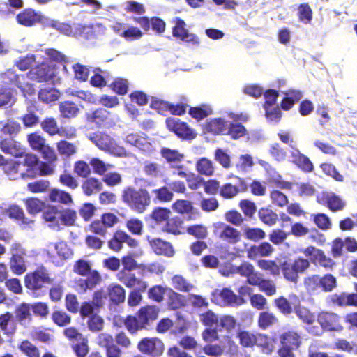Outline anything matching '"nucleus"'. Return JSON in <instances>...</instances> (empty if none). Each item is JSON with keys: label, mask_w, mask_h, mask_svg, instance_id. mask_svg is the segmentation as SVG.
I'll use <instances>...</instances> for the list:
<instances>
[{"label": "nucleus", "mask_w": 357, "mask_h": 357, "mask_svg": "<svg viewBox=\"0 0 357 357\" xmlns=\"http://www.w3.org/2000/svg\"><path fill=\"white\" fill-rule=\"evenodd\" d=\"M123 200L133 210L142 213L151 203L149 192L144 189L128 188L123 191Z\"/></svg>", "instance_id": "f257e3e1"}, {"label": "nucleus", "mask_w": 357, "mask_h": 357, "mask_svg": "<svg viewBox=\"0 0 357 357\" xmlns=\"http://www.w3.org/2000/svg\"><path fill=\"white\" fill-rule=\"evenodd\" d=\"M310 266L307 259L298 257L294 260L285 261L281 264V271L284 278L293 284H297L299 280V273H303Z\"/></svg>", "instance_id": "f03ea898"}, {"label": "nucleus", "mask_w": 357, "mask_h": 357, "mask_svg": "<svg viewBox=\"0 0 357 357\" xmlns=\"http://www.w3.org/2000/svg\"><path fill=\"white\" fill-rule=\"evenodd\" d=\"M89 139L102 151L119 157L126 155L125 149L118 146L109 135L104 132L93 133L89 136Z\"/></svg>", "instance_id": "7ed1b4c3"}, {"label": "nucleus", "mask_w": 357, "mask_h": 357, "mask_svg": "<svg viewBox=\"0 0 357 357\" xmlns=\"http://www.w3.org/2000/svg\"><path fill=\"white\" fill-rule=\"evenodd\" d=\"M0 79L5 84L15 85L19 88L24 96L31 95L35 92V89L32 84L26 81V77L24 75H18L13 69H8L4 72L0 73Z\"/></svg>", "instance_id": "20e7f679"}, {"label": "nucleus", "mask_w": 357, "mask_h": 357, "mask_svg": "<svg viewBox=\"0 0 357 357\" xmlns=\"http://www.w3.org/2000/svg\"><path fill=\"white\" fill-rule=\"evenodd\" d=\"M280 140L287 144H290L292 150L290 152L289 160L299 167L305 172H311L313 169V165L309 158L302 154L299 150L294 149L291 145L294 142L290 134L287 132H280L278 133Z\"/></svg>", "instance_id": "39448f33"}, {"label": "nucleus", "mask_w": 357, "mask_h": 357, "mask_svg": "<svg viewBox=\"0 0 357 357\" xmlns=\"http://www.w3.org/2000/svg\"><path fill=\"white\" fill-rule=\"evenodd\" d=\"M211 300L218 305L224 307H238L246 303L243 298L238 297L232 290L228 288L215 290L212 294Z\"/></svg>", "instance_id": "423d86ee"}, {"label": "nucleus", "mask_w": 357, "mask_h": 357, "mask_svg": "<svg viewBox=\"0 0 357 357\" xmlns=\"http://www.w3.org/2000/svg\"><path fill=\"white\" fill-rule=\"evenodd\" d=\"M10 250L11 254L10 267L12 272L16 275L23 274L26 271L25 249L20 243L15 242L12 243Z\"/></svg>", "instance_id": "0eeeda50"}, {"label": "nucleus", "mask_w": 357, "mask_h": 357, "mask_svg": "<svg viewBox=\"0 0 357 357\" xmlns=\"http://www.w3.org/2000/svg\"><path fill=\"white\" fill-rule=\"evenodd\" d=\"M213 233L221 241L231 245L236 244L241 238L240 231L224 222L214 223Z\"/></svg>", "instance_id": "6e6552de"}, {"label": "nucleus", "mask_w": 357, "mask_h": 357, "mask_svg": "<svg viewBox=\"0 0 357 357\" xmlns=\"http://www.w3.org/2000/svg\"><path fill=\"white\" fill-rule=\"evenodd\" d=\"M51 281L48 271L44 267L38 268L25 276V286L33 293L43 288V285Z\"/></svg>", "instance_id": "1a4fd4ad"}, {"label": "nucleus", "mask_w": 357, "mask_h": 357, "mask_svg": "<svg viewBox=\"0 0 357 357\" xmlns=\"http://www.w3.org/2000/svg\"><path fill=\"white\" fill-rule=\"evenodd\" d=\"M138 349L144 354L153 357L160 356L164 351L162 342L156 337H145L138 344Z\"/></svg>", "instance_id": "9d476101"}, {"label": "nucleus", "mask_w": 357, "mask_h": 357, "mask_svg": "<svg viewBox=\"0 0 357 357\" xmlns=\"http://www.w3.org/2000/svg\"><path fill=\"white\" fill-rule=\"evenodd\" d=\"M166 125L169 130L174 132L179 137L193 139L196 137L194 130L190 128L187 123L177 118H167Z\"/></svg>", "instance_id": "9b49d317"}, {"label": "nucleus", "mask_w": 357, "mask_h": 357, "mask_svg": "<svg viewBox=\"0 0 357 357\" xmlns=\"http://www.w3.org/2000/svg\"><path fill=\"white\" fill-rule=\"evenodd\" d=\"M54 76V72L53 69L47 63L43 62L31 69L26 77V81L30 79L36 80L38 82H47L51 80Z\"/></svg>", "instance_id": "f8f14e48"}, {"label": "nucleus", "mask_w": 357, "mask_h": 357, "mask_svg": "<svg viewBox=\"0 0 357 357\" xmlns=\"http://www.w3.org/2000/svg\"><path fill=\"white\" fill-rule=\"evenodd\" d=\"M125 141L126 143L135 146L146 153H151L154 151L152 143L144 134L138 132L129 133L126 135Z\"/></svg>", "instance_id": "ddd939ff"}, {"label": "nucleus", "mask_w": 357, "mask_h": 357, "mask_svg": "<svg viewBox=\"0 0 357 357\" xmlns=\"http://www.w3.org/2000/svg\"><path fill=\"white\" fill-rule=\"evenodd\" d=\"M123 243H126L130 248H136L138 245V241L129 236L126 232L119 230L116 231L108 242L109 248L114 251H119L122 249Z\"/></svg>", "instance_id": "4468645a"}, {"label": "nucleus", "mask_w": 357, "mask_h": 357, "mask_svg": "<svg viewBox=\"0 0 357 357\" xmlns=\"http://www.w3.org/2000/svg\"><path fill=\"white\" fill-rule=\"evenodd\" d=\"M319 324L321 328L328 331H341L343 326L340 322V317L331 312H321L317 317Z\"/></svg>", "instance_id": "2eb2a0df"}, {"label": "nucleus", "mask_w": 357, "mask_h": 357, "mask_svg": "<svg viewBox=\"0 0 357 357\" xmlns=\"http://www.w3.org/2000/svg\"><path fill=\"white\" fill-rule=\"evenodd\" d=\"M47 254L52 259V262L59 264V261H56L54 252L61 260H66L70 258L73 255V252L68 244L64 241H60L56 243H50L47 245Z\"/></svg>", "instance_id": "dca6fc26"}, {"label": "nucleus", "mask_w": 357, "mask_h": 357, "mask_svg": "<svg viewBox=\"0 0 357 357\" xmlns=\"http://www.w3.org/2000/svg\"><path fill=\"white\" fill-rule=\"evenodd\" d=\"M317 201L319 204H326L333 211H337L343 209L345 202L338 195L333 192H323L317 196Z\"/></svg>", "instance_id": "f3484780"}, {"label": "nucleus", "mask_w": 357, "mask_h": 357, "mask_svg": "<svg viewBox=\"0 0 357 357\" xmlns=\"http://www.w3.org/2000/svg\"><path fill=\"white\" fill-rule=\"evenodd\" d=\"M43 218L47 227L56 231L62 229L61 211L55 206H50L43 213Z\"/></svg>", "instance_id": "a211bd4d"}, {"label": "nucleus", "mask_w": 357, "mask_h": 357, "mask_svg": "<svg viewBox=\"0 0 357 357\" xmlns=\"http://www.w3.org/2000/svg\"><path fill=\"white\" fill-rule=\"evenodd\" d=\"M185 23L181 19H177L176 25L173 29V36L176 37L183 41L190 43L194 45H199V40L198 37L189 31L185 29Z\"/></svg>", "instance_id": "6ab92c4d"}, {"label": "nucleus", "mask_w": 357, "mask_h": 357, "mask_svg": "<svg viewBox=\"0 0 357 357\" xmlns=\"http://www.w3.org/2000/svg\"><path fill=\"white\" fill-rule=\"evenodd\" d=\"M151 107L161 114H164V112L169 111L171 114L178 116L184 114L186 109V107L183 105H174L157 98L151 100Z\"/></svg>", "instance_id": "aec40b11"}, {"label": "nucleus", "mask_w": 357, "mask_h": 357, "mask_svg": "<svg viewBox=\"0 0 357 357\" xmlns=\"http://www.w3.org/2000/svg\"><path fill=\"white\" fill-rule=\"evenodd\" d=\"M101 281V276L96 271H92L87 275L86 279H79L75 282L76 289L80 293H84L88 289H94Z\"/></svg>", "instance_id": "412c9836"}, {"label": "nucleus", "mask_w": 357, "mask_h": 357, "mask_svg": "<svg viewBox=\"0 0 357 357\" xmlns=\"http://www.w3.org/2000/svg\"><path fill=\"white\" fill-rule=\"evenodd\" d=\"M295 313L304 323L309 326L307 330L310 333L315 335L321 334V331L319 326H312L315 321V316L308 309L303 306H298L295 308Z\"/></svg>", "instance_id": "4be33fe9"}, {"label": "nucleus", "mask_w": 357, "mask_h": 357, "mask_svg": "<svg viewBox=\"0 0 357 357\" xmlns=\"http://www.w3.org/2000/svg\"><path fill=\"white\" fill-rule=\"evenodd\" d=\"M1 151L14 157H22L26 152L24 147L18 142L13 139H3L0 142Z\"/></svg>", "instance_id": "5701e85b"}, {"label": "nucleus", "mask_w": 357, "mask_h": 357, "mask_svg": "<svg viewBox=\"0 0 357 357\" xmlns=\"http://www.w3.org/2000/svg\"><path fill=\"white\" fill-rule=\"evenodd\" d=\"M2 214H6L10 218L15 220L22 225H29L33 221L24 216V211L16 204L8 207H2Z\"/></svg>", "instance_id": "b1692460"}, {"label": "nucleus", "mask_w": 357, "mask_h": 357, "mask_svg": "<svg viewBox=\"0 0 357 357\" xmlns=\"http://www.w3.org/2000/svg\"><path fill=\"white\" fill-rule=\"evenodd\" d=\"M274 252V248L269 243L264 242L257 245H252L248 250V257L255 259L257 257H269Z\"/></svg>", "instance_id": "393cba45"}, {"label": "nucleus", "mask_w": 357, "mask_h": 357, "mask_svg": "<svg viewBox=\"0 0 357 357\" xmlns=\"http://www.w3.org/2000/svg\"><path fill=\"white\" fill-rule=\"evenodd\" d=\"M229 126V121L222 118H213L207 121L205 125L206 131L213 134L225 135Z\"/></svg>", "instance_id": "a878e982"}, {"label": "nucleus", "mask_w": 357, "mask_h": 357, "mask_svg": "<svg viewBox=\"0 0 357 357\" xmlns=\"http://www.w3.org/2000/svg\"><path fill=\"white\" fill-rule=\"evenodd\" d=\"M165 296L173 300L177 298L180 295L170 288L163 287L160 285L155 286L149 291V298L157 302L162 301Z\"/></svg>", "instance_id": "bb28decb"}, {"label": "nucleus", "mask_w": 357, "mask_h": 357, "mask_svg": "<svg viewBox=\"0 0 357 357\" xmlns=\"http://www.w3.org/2000/svg\"><path fill=\"white\" fill-rule=\"evenodd\" d=\"M39 11L32 8H26L20 12L17 16V22L24 26H33L38 24Z\"/></svg>", "instance_id": "cd10ccee"}, {"label": "nucleus", "mask_w": 357, "mask_h": 357, "mask_svg": "<svg viewBox=\"0 0 357 357\" xmlns=\"http://www.w3.org/2000/svg\"><path fill=\"white\" fill-rule=\"evenodd\" d=\"M149 241L153 251L158 255H163L167 257H172L174 251L170 243L160 238L149 239Z\"/></svg>", "instance_id": "c85d7f7f"}, {"label": "nucleus", "mask_w": 357, "mask_h": 357, "mask_svg": "<svg viewBox=\"0 0 357 357\" xmlns=\"http://www.w3.org/2000/svg\"><path fill=\"white\" fill-rule=\"evenodd\" d=\"M282 93L285 96L281 102V107L284 110L290 109L295 103L298 102L303 98V93L296 89H291L283 91Z\"/></svg>", "instance_id": "c756f323"}, {"label": "nucleus", "mask_w": 357, "mask_h": 357, "mask_svg": "<svg viewBox=\"0 0 357 357\" xmlns=\"http://www.w3.org/2000/svg\"><path fill=\"white\" fill-rule=\"evenodd\" d=\"M22 168L26 167L25 175L27 177H35L37 176V168L39 163L38 158L33 154H25Z\"/></svg>", "instance_id": "7c9ffc66"}, {"label": "nucleus", "mask_w": 357, "mask_h": 357, "mask_svg": "<svg viewBox=\"0 0 357 357\" xmlns=\"http://www.w3.org/2000/svg\"><path fill=\"white\" fill-rule=\"evenodd\" d=\"M103 185L102 182L94 177L86 178L82 183V189L84 195L90 196L102 190Z\"/></svg>", "instance_id": "2f4dec72"}, {"label": "nucleus", "mask_w": 357, "mask_h": 357, "mask_svg": "<svg viewBox=\"0 0 357 357\" xmlns=\"http://www.w3.org/2000/svg\"><path fill=\"white\" fill-rule=\"evenodd\" d=\"M107 289L109 300L112 303L119 304L124 302L126 292L121 285L112 283L108 286Z\"/></svg>", "instance_id": "473e14b6"}, {"label": "nucleus", "mask_w": 357, "mask_h": 357, "mask_svg": "<svg viewBox=\"0 0 357 357\" xmlns=\"http://www.w3.org/2000/svg\"><path fill=\"white\" fill-rule=\"evenodd\" d=\"M15 316L21 325H29L31 321V305L25 303L20 304L15 310Z\"/></svg>", "instance_id": "72a5a7b5"}, {"label": "nucleus", "mask_w": 357, "mask_h": 357, "mask_svg": "<svg viewBox=\"0 0 357 357\" xmlns=\"http://www.w3.org/2000/svg\"><path fill=\"white\" fill-rule=\"evenodd\" d=\"M162 157L169 163L172 167L183 161L184 155L175 149L164 147L160 151Z\"/></svg>", "instance_id": "f704fd0d"}, {"label": "nucleus", "mask_w": 357, "mask_h": 357, "mask_svg": "<svg viewBox=\"0 0 357 357\" xmlns=\"http://www.w3.org/2000/svg\"><path fill=\"white\" fill-rule=\"evenodd\" d=\"M0 328L5 334L12 335L16 330V322L13 315L6 312L0 315Z\"/></svg>", "instance_id": "c9c22d12"}, {"label": "nucleus", "mask_w": 357, "mask_h": 357, "mask_svg": "<svg viewBox=\"0 0 357 357\" xmlns=\"http://www.w3.org/2000/svg\"><path fill=\"white\" fill-rule=\"evenodd\" d=\"M22 162L21 161H15L6 164L4 171L10 179L15 180L18 177L24 178L26 176L25 171L22 168Z\"/></svg>", "instance_id": "e433bc0d"}, {"label": "nucleus", "mask_w": 357, "mask_h": 357, "mask_svg": "<svg viewBox=\"0 0 357 357\" xmlns=\"http://www.w3.org/2000/svg\"><path fill=\"white\" fill-rule=\"evenodd\" d=\"M59 96L60 92L52 86H45L38 93L39 100L47 104L56 101Z\"/></svg>", "instance_id": "4c0bfd02"}, {"label": "nucleus", "mask_w": 357, "mask_h": 357, "mask_svg": "<svg viewBox=\"0 0 357 357\" xmlns=\"http://www.w3.org/2000/svg\"><path fill=\"white\" fill-rule=\"evenodd\" d=\"M49 199L51 202L69 204L73 202L71 195L59 189H52L49 193Z\"/></svg>", "instance_id": "58836bf2"}, {"label": "nucleus", "mask_w": 357, "mask_h": 357, "mask_svg": "<svg viewBox=\"0 0 357 357\" xmlns=\"http://www.w3.org/2000/svg\"><path fill=\"white\" fill-rule=\"evenodd\" d=\"M137 316L145 326L149 321H152L157 318L158 311L153 306H147L141 308Z\"/></svg>", "instance_id": "ea45409f"}, {"label": "nucleus", "mask_w": 357, "mask_h": 357, "mask_svg": "<svg viewBox=\"0 0 357 357\" xmlns=\"http://www.w3.org/2000/svg\"><path fill=\"white\" fill-rule=\"evenodd\" d=\"M196 169L199 174L206 176H212L214 172L213 162L206 158H202L197 161Z\"/></svg>", "instance_id": "a19ab883"}, {"label": "nucleus", "mask_w": 357, "mask_h": 357, "mask_svg": "<svg viewBox=\"0 0 357 357\" xmlns=\"http://www.w3.org/2000/svg\"><path fill=\"white\" fill-rule=\"evenodd\" d=\"M256 341L255 344L261 347L265 354H270L274 349V343L271 337L263 334L257 333L255 335Z\"/></svg>", "instance_id": "79ce46f5"}, {"label": "nucleus", "mask_w": 357, "mask_h": 357, "mask_svg": "<svg viewBox=\"0 0 357 357\" xmlns=\"http://www.w3.org/2000/svg\"><path fill=\"white\" fill-rule=\"evenodd\" d=\"M143 171L148 176L158 178L162 176L163 167L158 163L146 162L144 163Z\"/></svg>", "instance_id": "37998d69"}, {"label": "nucleus", "mask_w": 357, "mask_h": 357, "mask_svg": "<svg viewBox=\"0 0 357 357\" xmlns=\"http://www.w3.org/2000/svg\"><path fill=\"white\" fill-rule=\"evenodd\" d=\"M280 339L282 345L289 346L293 349H297L301 344L300 336L295 332L285 333Z\"/></svg>", "instance_id": "c03bdc74"}, {"label": "nucleus", "mask_w": 357, "mask_h": 357, "mask_svg": "<svg viewBox=\"0 0 357 357\" xmlns=\"http://www.w3.org/2000/svg\"><path fill=\"white\" fill-rule=\"evenodd\" d=\"M172 285L176 290L185 292L194 288V286L181 275H174L172 278Z\"/></svg>", "instance_id": "a18cd8bd"}, {"label": "nucleus", "mask_w": 357, "mask_h": 357, "mask_svg": "<svg viewBox=\"0 0 357 357\" xmlns=\"http://www.w3.org/2000/svg\"><path fill=\"white\" fill-rule=\"evenodd\" d=\"M333 301L341 306H357V294H341L340 295H335Z\"/></svg>", "instance_id": "49530a36"}, {"label": "nucleus", "mask_w": 357, "mask_h": 357, "mask_svg": "<svg viewBox=\"0 0 357 357\" xmlns=\"http://www.w3.org/2000/svg\"><path fill=\"white\" fill-rule=\"evenodd\" d=\"M259 218L264 224L269 226L274 225L278 220V215L268 208H263L259 211Z\"/></svg>", "instance_id": "de8ad7c7"}, {"label": "nucleus", "mask_w": 357, "mask_h": 357, "mask_svg": "<svg viewBox=\"0 0 357 357\" xmlns=\"http://www.w3.org/2000/svg\"><path fill=\"white\" fill-rule=\"evenodd\" d=\"M18 349L28 357L40 356V351L37 347L28 340L22 341L18 346Z\"/></svg>", "instance_id": "09e8293b"}, {"label": "nucleus", "mask_w": 357, "mask_h": 357, "mask_svg": "<svg viewBox=\"0 0 357 357\" xmlns=\"http://www.w3.org/2000/svg\"><path fill=\"white\" fill-rule=\"evenodd\" d=\"M333 349L357 354V344L344 339L337 340L333 344Z\"/></svg>", "instance_id": "8fccbe9b"}, {"label": "nucleus", "mask_w": 357, "mask_h": 357, "mask_svg": "<svg viewBox=\"0 0 357 357\" xmlns=\"http://www.w3.org/2000/svg\"><path fill=\"white\" fill-rule=\"evenodd\" d=\"M59 110L62 116L65 118H72L75 116L79 109L77 105L72 102H63L59 106Z\"/></svg>", "instance_id": "3c124183"}, {"label": "nucleus", "mask_w": 357, "mask_h": 357, "mask_svg": "<svg viewBox=\"0 0 357 357\" xmlns=\"http://www.w3.org/2000/svg\"><path fill=\"white\" fill-rule=\"evenodd\" d=\"M257 264L261 269L268 271L273 276L280 275L281 267L274 261L261 259L258 261Z\"/></svg>", "instance_id": "603ef678"}, {"label": "nucleus", "mask_w": 357, "mask_h": 357, "mask_svg": "<svg viewBox=\"0 0 357 357\" xmlns=\"http://www.w3.org/2000/svg\"><path fill=\"white\" fill-rule=\"evenodd\" d=\"M25 205L29 213L35 215L44 208L45 203L37 198H29L26 199Z\"/></svg>", "instance_id": "864d4df0"}, {"label": "nucleus", "mask_w": 357, "mask_h": 357, "mask_svg": "<svg viewBox=\"0 0 357 357\" xmlns=\"http://www.w3.org/2000/svg\"><path fill=\"white\" fill-rule=\"evenodd\" d=\"M303 254L310 257V261L314 264H319L321 259H324V252L313 246L306 248L303 250Z\"/></svg>", "instance_id": "5fc2aeb1"}, {"label": "nucleus", "mask_w": 357, "mask_h": 357, "mask_svg": "<svg viewBox=\"0 0 357 357\" xmlns=\"http://www.w3.org/2000/svg\"><path fill=\"white\" fill-rule=\"evenodd\" d=\"M89 165L92 167L93 172L99 175H103L112 167V165L105 163L98 158H92Z\"/></svg>", "instance_id": "6e6d98bb"}, {"label": "nucleus", "mask_w": 357, "mask_h": 357, "mask_svg": "<svg viewBox=\"0 0 357 357\" xmlns=\"http://www.w3.org/2000/svg\"><path fill=\"white\" fill-rule=\"evenodd\" d=\"M277 321L275 315L268 312H263L259 314L258 324L262 329H266L271 325H273Z\"/></svg>", "instance_id": "4d7b16f0"}, {"label": "nucleus", "mask_w": 357, "mask_h": 357, "mask_svg": "<svg viewBox=\"0 0 357 357\" xmlns=\"http://www.w3.org/2000/svg\"><path fill=\"white\" fill-rule=\"evenodd\" d=\"M123 6L124 10L129 13L142 15L145 13L144 5L133 0L126 1Z\"/></svg>", "instance_id": "13d9d810"}, {"label": "nucleus", "mask_w": 357, "mask_h": 357, "mask_svg": "<svg viewBox=\"0 0 357 357\" xmlns=\"http://www.w3.org/2000/svg\"><path fill=\"white\" fill-rule=\"evenodd\" d=\"M117 278L128 287L133 288L139 278L127 271H121L117 274Z\"/></svg>", "instance_id": "bf43d9fd"}, {"label": "nucleus", "mask_w": 357, "mask_h": 357, "mask_svg": "<svg viewBox=\"0 0 357 357\" xmlns=\"http://www.w3.org/2000/svg\"><path fill=\"white\" fill-rule=\"evenodd\" d=\"M304 285L307 291L310 293H314L321 288V277L319 275H312L304 279Z\"/></svg>", "instance_id": "052dcab7"}, {"label": "nucleus", "mask_w": 357, "mask_h": 357, "mask_svg": "<svg viewBox=\"0 0 357 357\" xmlns=\"http://www.w3.org/2000/svg\"><path fill=\"white\" fill-rule=\"evenodd\" d=\"M243 233L247 239L253 241H259L265 237V232L259 228L245 227L243 228Z\"/></svg>", "instance_id": "680f3d73"}, {"label": "nucleus", "mask_w": 357, "mask_h": 357, "mask_svg": "<svg viewBox=\"0 0 357 357\" xmlns=\"http://www.w3.org/2000/svg\"><path fill=\"white\" fill-rule=\"evenodd\" d=\"M59 153L66 157H70L77 152V147L75 144L67 141H61L57 143Z\"/></svg>", "instance_id": "e2e57ef3"}, {"label": "nucleus", "mask_w": 357, "mask_h": 357, "mask_svg": "<svg viewBox=\"0 0 357 357\" xmlns=\"http://www.w3.org/2000/svg\"><path fill=\"white\" fill-rule=\"evenodd\" d=\"M28 141L31 147L37 151H40L46 145L45 139L37 132L31 133L28 136Z\"/></svg>", "instance_id": "0e129e2a"}, {"label": "nucleus", "mask_w": 357, "mask_h": 357, "mask_svg": "<svg viewBox=\"0 0 357 357\" xmlns=\"http://www.w3.org/2000/svg\"><path fill=\"white\" fill-rule=\"evenodd\" d=\"M36 58L33 54H29L26 56H20L15 61V65L22 70H26L33 66Z\"/></svg>", "instance_id": "69168bd1"}, {"label": "nucleus", "mask_w": 357, "mask_h": 357, "mask_svg": "<svg viewBox=\"0 0 357 357\" xmlns=\"http://www.w3.org/2000/svg\"><path fill=\"white\" fill-rule=\"evenodd\" d=\"M152 193L155 198L162 202H168L172 200L174 194L167 187H162L158 189L153 190Z\"/></svg>", "instance_id": "338daca9"}, {"label": "nucleus", "mask_w": 357, "mask_h": 357, "mask_svg": "<svg viewBox=\"0 0 357 357\" xmlns=\"http://www.w3.org/2000/svg\"><path fill=\"white\" fill-rule=\"evenodd\" d=\"M124 324H125L126 328L130 333H135L136 331H137L144 327V324L142 323V321L139 319L138 316H137V317L128 316L126 319Z\"/></svg>", "instance_id": "774afa93"}]
</instances>
